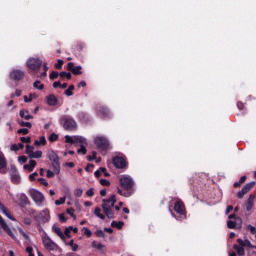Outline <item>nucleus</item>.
I'll return each instance as SVG.
<instances>
[{"mask_svg": "<svg viewBox=\"0 0 256 256\" xmlns=\"http://www.w3.org/2000/svg\"><path fill=\"white\" fill-rule=\"evenodd\" d=\"M237 242L239 243L240 247H253L251 245V241H249L248 239L246 240L238 239Z\"/></svg>", "mask_w": 256, "mask_h": 256, "instance_id": "b1692460", "label": "nucleus"}, {"mask_svg": "<svg viewBox=\"0 0 256 256\" xmlns=\"http://www.w3.org/2000/svg\"><path fill=\"white\" fill-rule=\"evenodd\" d=\"M18 163H20V165H23V163H27V156L18 157Z\"/></svg>", "mask_w": 256, "mask_h": 256, "instance_id": "603ef678", "label": "nucleus"}, {"mask_svg": "<svg viewBox=\"0 0 256 256\" xmlns=\"http://www.w3.org/2000/svg\"><path fill=\"white\" fill-rule=\"evenodd\" d=\"M81 69H83V67L81 66H75V64L73 62H69L68 63V70L72 71V73L74 75H81L83 72L81 71Z\"/></svg>", "mask_w": 256, "mask_h": 256, "instance_id": "f3484780", "label": "nucleus"}, {"mask_svg": "<svg viewBox=\"0 0 256 256\" xmlns=\"http://www.w3.org/2000/svg\"><path fill=\"white\" fill-rule=\"evenodd\" d=\"M2 213L3 215H6L8 219H11V221H15V218L11 216V213H9V210H7V208Z\"/></svg>", "mask_w": 256, "mask_h": 256, "instance_id": "8fccbe9b", "label": "nucleus"}, {"mask_svg": "<svg viewBox=\"0 0 256 256\" xmlns=\"http://www.w3.org/2000/svg\"><path fill=\"white\" fill-rule=\"evenodd\" d=\"M58 77H59V72H57V71H53L50 74V79H57Z\"/></svg>", "mask_w": 256, "mask_h": 256, "instance_id": "e2e57ef3", "label": "nucleus"}, {"mask_svg": "<svg viewBox=\"0 0 256 256\" xmlns=\"http://www.w3.org/2000/svg\"><path fill=\"white\" fill-rule=\"evenodd\" d=\"M245 192L243 190H240L238 193H237V197L238 199H243V197H245Z\"/></svg>", "mask_w": 256, "mask_h": 256, "instance_id": "338daca9", "label": "nucleus"}, {"mask_svg": "<svg viewBox=\"0 0 256 256\" xmlns=\"http://www.w3.org/2000/svg\"><path fill=\"white\" fill-rule=\"evenodd\" d=\"M112 163L116 169H124V167H127V160L123 156H115Z\"/></svg>", "mask_w": 256, "mask_h": 256, "instance_id": "f8f14e48", "label": "nucleus"}, {"mask_svg": "<svg viewBox=\"0 0 256 256\" xmlns=\"http://www.w3.org/2000/svg\"><path fill=\"white\" fill-rule=\"evenodd\" d=\"M29 195L34 201L35 205H37V207H43V203L45 202V196L43 195V193H41V191L35 188H31L29 190Z\"/></svg>", "mask_w": 256, "mask_h": 256, "instance_id": "20e7f679", "label": "nucleus"}, {"mask_svg": "<svg viewBox=\"0 0 256 256\" xmlns=\"http://www.w3.org/2000/svg\"><path fill=\"white\" fill-rule=\"evenodd\" d=\"M125 225V223H123V222H121V221H119V222H117V221H113L112 223H111V227H115L116 229H123V226Z\"/></svg>", "mask_w": 256, "mask_h": 256, "instance_id": "2f4dec72", "label": "nucleus"}, {"mask_svg": "<svg viewBox=\"0 0 256 256\" xmlns=\"http://www.w3.org/2000/svg\"><path fill=\"white\" fill-rule=\"evenodd\" d=\"M25 77V72L20 69H14L10 72V79L12 81H21Z\"/></svg>", "mask_w": 256, "mask_h": 256, "instance_id": "ddd939ff", "label": "nucleus"}, {"mask_svg": "<svg viewBox=\"0 0 256 256\" xmlns=\"http://www.w3.org/2000/svg\"><path fill=\"white\" fill-rule=\"evenodd\" d=\"M43 157V152L41 150L34 151L32 155H30L29 159H41Z\"/></svg>", "mask_w": 256, "mask_h": 256, "instance_id": "a878e982", "label": "nucleus"}, {"mask_svg": "<svg viewBox=\"0 0 256 256\" xmlns=\"http://www.w3.org/2000/svg\"><path fill=\"white\" fill-rule=\"evenodd\" d=\"M26 253H28V256H35V254H33V247L31 246L26 248Z\"/></svg>", "mask_w": 256, "mask_h": 256, "instance_id": "bf43d9fd", "label": "nucleus"}, {"mask_svg": "<svg viewBox=\"0 0 256 256\" xmlns=\"http://www.w3.org/2000/svg\"><path fill=\"white\" fill-rule=\"evenodd\" d=\"M20 117H22V119H25L26 121L33 119V115H31L28 110H21Z\"/></svg>", "mask_w": 256, "mask_h": 256, "instance_id": "4be33fe9", "label": "nucleus"}, {"mask_svg": "<svg viewBox=\"0 0 256 256\" xmlns=\"http://www.w3.org/2000/svg\"><path fill=\"white\" fill-rule=\"evenodd\" d=\"M247 230L250 231L252 233V235H255V233H256V228L251 224H249L247 226Z\"/></svg>", "mask_w": 256, "mask_h": 256, "instance_id": "6e6d98bb", "label": "nucleus"}, {"mask_svg": "<svg viewBox=\"0 0 256 256\" xmlns=\"http://www.w3.org/2000/svg\"><path fill=\"white\" fill-rule=\"evenodd\" d=\"M26 65L28 68L31 69V71H37L41 69V65H43V61L39 58H29L26 62Z\"/></svg>", "mask_w": 256, "mask_h": 256, "instance_id": "1a4fd4ad", "label": "nucleus"}, {"mask_svg": "<svg viewBox=\"0 0 256 256\" xmlns=\"http://www.w3.org/2000/svg\"><path fill=\"white\" fill-rule=\"evenodd\" d=\"M96 111H97V114H98L100 117L107 118V117H109V115H110L109 109H107V108L104 107V106H100V107L96 108Z\"/></svg>", "mask_w": 256, "mask_h": 256, "instance_id": "a211bd4d", "label": "nucleus"}, {"mask_svg": "<svg viewBox=\"0 0 256 256\" xmlns=\"http://www.w3.org/2000/svg\"><path fill=\"white\" fill-rule=\"evenodd\" d=\"M60 77H62V79L65 78V77H66V79H71V73H69V72H61L60 73Z\"/></svg>", "mask_w": 256, "mask_h": 256, "instance_id": "864d4df0", "label": "nucleus"}, {"mask_svg": "<svg viewBox=\"0 0 256 256\" xmlns=\"http://www.w3.org/2000/svg\"><path fill=\"white\" fill-rule=\"evenodd\" d=\"M18 199H19L21 205H29V198L27 197V194H25V193L19 194Z\"/></svg>", "mask_w": 256, "mask_h": 256, "instance_id": "412c9836", "label": "nucleus"}, {"mask_svg": "<svg viewBox=\"0 0 256 256\" xmlns=\"http://www.w3.org/2000/svg\"><path fill=\"white\" fill-rule=\"evenodd\" d=\"M82 232L84 233V235H86V237H91L93 235V232H91V230L87 227H83Z\"/></svg>", "mask_w": 256, "mask_h": 256, "instance_id": "79ce46f5", "label": "nucleus"}, {"mask_svg": "<svg viewBox=\"0 0 256 256\" xmlns=\"http://www.w3.org/2000/svg\"><path fill=\"white\" fill-rule=\"evenodd\" d=\"M53 229H54V232L56 233V235H58V237L65 239V234H63V231L61 230V228L53 227Z\"/></svg>", "mask_w": 256, "mask_h": 256, "instance_id": "473e14b6", "label": "nucleus"}, {"mask_svg": "<svg viewBox=\"0 0 256 256\" xmlns=\"http://www.w3.org/2000/svg\"><path fill=\"white\" fill-rule=\"evenodd\" d=\"M36 165H37V162L35 160H30L29 164H26L23 166V169L31 173L35 169Z\"/></svg>", "mask_w": 256, "mask_h": 256, "instance_id": "6ab92c4d", "label": "nucleus"}, {"mask_svg": "<svg viewBox=\"0 0 256 256\" xmlns=\"http://www.w3.org/2000/svg\"><path fill=\"white\" fill-rule=\"evenodd\" d=\"M35 151V147L31 146V145H26V155H28V157H31L33 155Z\"/></svg>", "mask_w": 256, "mask_h": 256, "instance_id": "c756f323", "label": "nucleus"}, {"mask_svg": "<svg viewBox=\"0 0 256 256\" xmlns=\"http://www.w3.org/2000/svg\"><path fill=\"white\" fill-rule=\"evenodd\" d=\"M38 181L39 183L44 185V187H47L49 185V183L47 182V180H45V178H39Z\"/></svg>", "mask_w": 256, "mask_h": 256, "instance_id": "0e129e2a", "label": "nucleus"}, {"mask_svg": "<svg viewBox=\"0 0 256 256\" xmlns=\"http://www.w3.org/2000/svg\"><path fill=\"white\" fill-rule=\"evenodd\" d=\"M28 214L30 215V217H33V219H35V221H37V217L39 215V212H37L35 209L30 208L28 210Z\"/></svg>", "mask_w": 256, "mask_h": 256, "instance_id": "7c9ffc66", "label": "nucleus"}, {"mask_svg": "<svg viewBox=\"0 0 256 256\" xmlns=\"http://www.w3.org/2000/svg\"><path fill=\"white\" fill-rule=\"evenodd\" d=\"M2 213L3 215H6L8 219H11V221H15V218L11 216V213H9V210H7V208Z\"/></svg>", "mask_w": 256, "mask_h": 256, "instance_id": "3c124183", "label": "nucleus"}, {"mask_svg": "<svg viewBox=\"0 0 256 256\" xmlns=\"http://www.w3.org/2000/svg\"><path fill=\"white\" fill-rule=\"evenodd\" d=\"M92 247H94V249H98L99 251H105V245L101 244V243H97V241H93L92 242Z\"/></svg>", "mask_w": 256, "mask_h": 256, "instance_id": "c85d7f7f", "label": "nucleus"}, {"mask_svg": "<svg viewBox=\"0 0 256 256\" xmlns=\"http://www.w3.org/2000/svg\"><path fill=\"white\" fill-rule=\"evenodd\" d=\"M18 133L22 134V135H27V133H29V129L21 128V129L18 130Z\"/></svg>", "mask_w": 256, "mask_h": 256, "instance_id": "680f3d73", "label": "nucleus"}, {"mask_svg": "<svg viewBox=\"0 0 256 256\" xmlns=\"http://www.w3.org/2000/svg\"><path fill=\"white\" fill-rule=\"evenodd\" d=\"M253 201H255V197L250 195L247 200L246 211H251L253 209Z\"/></svg>", "mask_w": 256, "mask_h": 256, "instance_id": "5701e85b", "label": "nucleus"}, {"mask_svg": "<svg viewBox=\"0 0 256 256\" xmlns=\"http://www.w3.org/2000/svg\"><path fill=\"white\" fill-rule=\"evenodd\" d=\"M56 69H61V67H63V60L59 59L58 63L55 64Z\"/></svg>", "mask_w": 256, "mask_h": 256, "instance_id": "774afa93", "label": "nucleus"}, {"mask_svg": "<svg viewBox=\"0 0 256 256\" xmlns=\"http://www.w3.org/2000/svg\"><path fill=\"white\" fill-rule=\"evenodd\" d=\"M94 144L96 145L97 149L100 151H107L111 149V144L109 143V139L105 136H96L94 138Z\"/></svg>", "mask_w": 256, "mask_h": 256, "instance_id": "39448f33", "label": "nucleus"}, {"mask_svg": "<svg viewBox=\"0 0 256 256\" xmlns=\"http://www.w3.org/2000/svg\"><path fill=\"white\" fill-rule=\"evenodd\" d=\"M47 143V139L45 136H41L39 140H35V145H45Z\"/></svg>", "mask_w": 256, "mask_h": 256, "instance_id": "c9c22d12", "label": "nucleus"}, {"mask_svg": "<svg viewBox=\"0 0 256 256\" xmlns=\"http://www.w3.org/2000/svg\"><path fill=\"white\" fill-rule=\"evenodd\" d=\"M32 99H37V94H30L29 98L27 96H24L25 103H31Z\"/></svg>", "mask_w": 256, "mask_h": 256, "instance_id": "4c0bfd02", "label": "nucleus"}, {"mask_svg": "<svg viewBox=\"0 0 256 256\" xmlns=\"http://www.w3.org/2000/svg\"><path fill=\"white\" fill-rule=\"evenodd\" d=\"M77 153L79 155H86L87 153V148H85V145L84 146H80V148L77 150Z\"/></svg>", "mask_w": 256, "mask_h": 256, "instance_id": "a18cd8bd", "label": "nucleus"}, {"mask_svg": "<svg viewBox=\"0 0 256 256\" xmlns=\"http://www.w3.org/2000/svg\"><path fill=\"white\" fill-rule=\"evenodd\" d=\"M94 215L99 219H105V215L101 214V208H95Z\"/></svg>", "mask_w": 256, "mask_h": 256, "instance_id": "e433bc0d", "label": "nucleus"}, {"mask_svg": "<svg viewBox=\"0 0 256 256\" xmlns=\"http://www.w3.org/2000/svg\"><path fill=\"white\" fill-rule=\"evenodd\" d=\"M233 249H235V251H237L238 255H240V256L245 255V249L243 248V246H239V245L235 244L233 246Z\"/></svg>", "mask_w": 256, "mask_h": 256, "instance_id": "bb28decb", "label": "nucleus"}, {"mask_svg": "<svg viewBox=\"0 0 256 256\" xmlns=\"http://www.w3.org/2000/svg\"><path fill=\"white\" fill-rule=\"evenodd\" d=\"M120 185L124 189H133V178L131 176L122 175L120 177Z\"/></svg>", "mask_w": 256, "mask_h": 256, "instance_id": "9b49d317", "label": "nucleus"}, {"mask_svg": "<svg viewBox=\"0 0 256 256\" xmlns=\"http://www.w3.org/2000/svg\"><path fill=\"white\" fill-rule=\"evenodd\" d=\"M75 197H81L83 195V189L77 188L74 190Z\"/></svg>", "mask_w": 256, "mask_h": 256, "instance_id": "49530a36", "label": "nucleus"}, {"mask_svg": "<svg viewBox=\"0 0 256 256\" xmlns=\"http://www.w3.org/2000/svg\"><path fill=\"white\" fill-rule=\"evenodd\" d=\"M95 235L96 237H105V232H103L101 229H98L96 230Z\"/></svg>", "mask_w": 256, "mask_h": 256, "instance_id": "5fc2aeb1", "label": "nucleus"}, {"mask_svg": "<svg viewBox=\"0 0 256 256\" xmlns=\"http://www.w3.org/2000/svg\"><path fill=\"white\" fill-rule=\"evenodd\" d=\"M38 176H39V173L34 172V173L29 175V180L30 181H35L36 180L35 177H38Z\"/></svg>", "mask_w": 256, "mask_h": 256, "instance_id": "052dcab7", "label": "nucleus"}, {"mask_svg": "<svg viewBox=\"0 0 256 256\" xmlns=\"http://www.w3.org/2000/svg\"><path fill=\"white\" fill-rule=\"evenodd\" d=\"M105 171H107L106 168H100L95 171L94 175L95 177L99 178L101 175H103V173H105Z\"/></svg>", "mask_w": 256, "mask_h": 256, "instance_id": "ea45409f", "label": "nucleus"}, {"mask_svg": "<svg viewBox=\"0 0 256 256\" xmlns=\"http://www.w3.org/2000/svg\"><path fill=\"white\" fill-rule=\"evenodd\" d=\"M75 145H80V146L87 145V138L83 136H75Z\"/></svg>", "mask_w": 256, "mask_h": 256, "instance_id": "aec40b11", "label": "nucleus"}, {"mask_svg": "<svg viewBox=\"0 0 256 256\" xmlns=\"http://www.w3.org/2000/svg\"><path fill=\"white\" fill-rule=\"evenodd\" d=\"M42 243L47 251H57V249H59L57 243H55L47 234L42 238Z\"/></svg>", "mask_w": 256, "mask_h": 256, "instance_id": "6e6552de", "label": "nucleus"}, {"mask_svg": "<svg viewBox=\"0 0 256 256\" xmlns=\"http://www.w3.org/2000/svg\"><path fill=\"white\" fill-rule=\"evenodd\" d=\"M61 123L66 131H75L77 129V122L70 116L62 117Z\"/></svg>", "mask_w": 256, "mask_h": 256, "instance_id": "423d86ee", "label": "nucleus"}, {"mask_svg": "<svg viewBox=\"0 0 256 256\" xmlns=\"http://www.w3.org/2000/svg\"><path fill=\"white\" fill-rule=\"evenodd\" d=\"M0 226L3 229V231H5V233H7L10 237H15V235L13 234V231H11V228H9V225H7V222H5V220H3V217L0 216Z\"/></svg>", "mask_w": 256, "mask_h": 256, "instance_id": "dca6fc26", "label": "nucleus"}, {"mask_svg": "<svg viewBox=\"0 0 256 256\" xmlns=\"http://www.w3.org/2000/svg\"><path fill=\"white\" fill-rule=\"evenodd\" d=\"M253 187H255V182L247 183V184L242 188V191L245 192V194L247 195V193H249V191H251V189H253Z\"/></svg>", "mask_w": 256, "mask_h": 256, "instance_id": "393cba45", "label": "nucleus"}, {"mask_svg": "<svg viewBox=\"0 0 256 256\" xmlns=\"http://www.w3.org/2000/svg\"><path fill=\"white\" fill-rule=\"evenodd\" d=\"M174 211L179 214V216H175L172 210H170V213L172 217H175L177 221H183V219L187 218L186 212H185V205L181 202V200H176L174 204Z\"/></svg>", "mask_w": 256, "mask_h": 256, "instance_id": "f03ea898", "label": "nucleus"}, {"mask_svg": "<svg viewBox=\"0 0 256 256\" xmlns=\"http://www.w3.org/2000/svg\"><path fill=\"white\" fill-rule=\"evenodd\" d=\"M230 220L227 221L228 229H241L243 225V220L241 218L235 216V214H231L228 216Z\"/></svg>", "mask_w": 256, "mask_h": 256, "instance_id": "0eeeda50", "label": "nucleus"}, {"mask_svg": "<svg viewBox=\"0 0 256 256\" xmlns=\"http://www.w3.org/2000/svg\"><path fill=\"white\" fill-rule=\"evenodd\" d=\"M67 214L70 215V217H72L74 220L77 219V216H75V209L73 208H68L66 210Z\"/></svg>", "mask_w": 256, "mask_h": 256, "instance_id": "c03bdc74", "label": "nucleus"}, {"mask_svg": "<svg viewBox=\"0 0 256 256\" xmlns=\"http://www.w3.org/2000/svg\"><path fill=\"white\" fill-rule=\"evenodd\" d=\"M10 177L14 185H19V183H21V174H19V171H17V169L12 168L10 170Z\"/></svg>", "mask_w": 256, "mask_h": 256, "instance_id": "4468645a", "label": "nucleus"}, {"mask_svg": "<svg viewBox=\"0 0 256 256\" xmlns=\"http://www.w3.org/2000/svg\"><path fill=\"white\" fill-rule=\"evenodd\" d=\"M38 223H49L51 221V214L49 213V209L45 208L44 210L38 212V216L36 218Z\"/></svg>", "mask_w": 256, "mask_h": 256, "instance_id": "9d476101", "label": "nucleus"}, {"mask_svg": "<svg viewBox=\"0 0 256 256\" xmlns=\"http://www.w3.org/2000/svg\"><path fill=\"white\" fill-rule=\"evenodd\" d=\"M73 89H75V86H73V85L69 86V88H68L67 90H65V95H66L67 97L73 96V92H72Z\"/></svg>", "mask_w": 256, "mask_h": 256, "instance_id": "a19ab883", "label": "nucleus"}, {"mask_svg": "<svg viewBox=\"0 0 256 256\" xmlns=\"http://www.w3.org/2000/svg\"><path fill=\"white\" fill-rule=\"evenodd\" d=\"M65 143H71V145H75V136H65Z\"/></svg>", "mask_w": 256, "mask_h": 256, "instance_id": "f704fd0d", "label": "nucleus"}, {"mask_svg": "<svg viewBox=\"0 0 256 256\" xmlns=\"http://www.w3.org/2000/svg\"><path fill=\"white\" fill-rule=\"evenodd\" d=\"M23 143H18V144H12L10 149L11 151H19V149H23Z\"/></svg>", "mask_w": 256, "mask_h": 256, "instance_id": "72a5a7b5", "label": "nucleus"}, {"mask_svg": "<svg viewBox=\"0 0 256 256\" xmlns=\"http://www.w3.org/2000/svg\"><path fill=\"white\" fill-rule=\"evenodd\" d=\"M67 198L64 196V197H61L59 200H56L55 201V205L59 206V205H63L65 203V200Z\"/></svg>", "mask_w": 256, "mask_h": 256, "instance_id": "09e8293b", "label": "nucleus"}, {"mask_svg": "<svg viewBox=\"0 0 256 256\" xmlns=\"http://www.w3.org/2000/svg\"><path fill=\"white\" fill-rule=\"evenodd\" d=\"M118 193H119V195H122L123 197H131V194L129 192L124 193L123 190H121V189H118Z\"/></svg>", "mask_w": 256, "mask_h": 256, "instance_id": "69168bd1", "label": "nucleus"}, {"mask_svg": "<svg viewBox=\"0 0 256 256\" xmlns=\"http://www.w3.org/2000/svg\"><path fill=\"white\" fill-rule=\"evenodd\" d=\"M47 158L49 159V161H51L52 167L56 175H59V173H61V164L59 163V156L57 155V152L49 150L47 152Z\"/></svg>", "mask_w": 256, "mask_h": 256, "instance_id": "7ed1b4c3", "label": "nucleus"}, {"mask_svg": "<svg viewBox=\"0 0 256 256\" xmlns=\"http://www.w3.org/2000/svg\"><path fill=\"white\" fill-rule=\"evenodd\" d=\"M115 203H117V198L115 197V195H112L109 199L102 200V209L108 219L115 218V213L113 212V207H115Z\"/></svg>", "mask_w": 256, "mask_h": 256, "instance_id": "f257e3e1", "label": "nucleus"}, {"mask_svg": "<svg viewBox=\"0 0 256 256\" xmlns=\"http://www.w3.org/2000/svg\"><path fill=\"white\" fill-rule=\"evenodd\" d=\"M100 183L105 187H109V185H111V182H109L107 179H100Z\"/></svg>", "mask_w": 256, "mask_h": 256, "instance_id": "13d9d810", "label": "nucleus"}, {"mask_svg": "<svg viewBox=\"0 0 256 256\" xmlns=\"http://www.w3.org/2000/svg\"><path fill=\"white\" fill-rule=\"evenodd\" d=\"M33 87H34V89H38V91H43V89H45V85H43V83H41V81H39V80H36L33 83Z\"/></svg>", "mask_w": 256, "mask_h": 256, "instance_id": "cd10ccee", "label": "nucleus"}, {"mask_svg": "<svg viewBox=\"0 0 256 256\" xmlns=\"http://www.w3.org/2000/svg\"><path fill=\"white\" fill-rule=\"evenodd\" d=\"M7 167V160H5V156H0V169H5Z\"/></svg>", "mask_w": 256, "mask_h": 256, "instance_id": "58836bf2", "label": "nucleus"}, {"mask_svg": "<svg viewBox=\"0 0 256 256\" xmlns=\"http://www.w3.org/2000/svg\"><path fill=\"white\" fill-rule=\"evenodd\" d=\"M21 127H28V129H31L32 125L30 122H25V121H19L18 122Z\"/></svg>", "mask_w": 256, "mask_h": 256, "instance_id": "de8ad7c7", "label": "nucleus"}, {"mask_svg": "<svg viewBox=\"0 0 256 256\" xmlns=\"http://www.w3.org/2000/svg\"><path fill=\"white\" fill-rule=\"evenodd\" d=\"M46 103L49 107H55L59 103V100L55 94H49L46 96Z\"/></svg>", "mask_w": 256, "mask_h": 256, "instance_id": "2eb2a0df", "label": "nucleus"}, {"mask_svg": "<svg viewBox=\"0 0 256 256\" xmlns=\"http://www.w3.org/2000/svg\"><path fill=\"white\" fill-rule=\"evenodd\" d=\"M57 139H59V135H57L56 133H52L48 137V140L50 141V143H54V141H57Z\"/></svg>", "mask_w": 256, "mask_h": 256, "instance_id": "37998d69", "label": "nucleus"}, {"mask_svg": "<svg viewBox=\"0 0 256 256\" xmlns=\"http://www.w3.org/2000/svg\"><path fill=\"white\" fill-rule=\"evenodd\" d=\"M23 223L24 225H31V223H33V220H31V218L29 217H25L23 218Z\"/></svg>", "mask_w": 256, "mask_h": 256, "instance_id": "4d7b16f0", "label": "nucleus"}]
</instances>
